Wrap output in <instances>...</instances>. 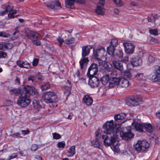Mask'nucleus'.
<instances>
[{
  "mask_svg": "<svg viewBox=\"0 0 160 160\" xmlns=\"http://www.w3.org/2000/svg\"><path fill=\"white\" fill-rule=\"evenodd\" d=\"M103 128L105 130L104 132L107 134L111 135V138L106 135H102V138L104 140V143L105 146H109L115 143L118 138L117 134L118 131V129L114 126L113 120L107 121L103 125Z\"/></svg>",
  "mask_w": 160,
  "mask_h": 160,
  "instance_id": "nucleus-1",
  "label": "nucleus"
},
{
  "mask_svg": "<svg viewBox=\"0 0 160 160\" xmlns=\"http://www.w3.org/2000/svg\"><path fill=\"white\" fill-rule=\"evenodd\" d=\"M30 102L31 100L28 95L21 93L17 99V103L19 106L24 108L27 107Z\"/></svg>",
  "mask_w": 160,
  "mask_h": 160,
  "instance_id": "nucleus-2",
  "label": "nucleus"
},
{
  "mask_svg": "<svg viewBox=\"0 0 160 160\" xmlns=\"http://www.w3.org/2000/svg\"><path fill=\"white\" fill-rule=\"evenodd\" d=\"M42 98L47 103L55 102L57 100L56 94L52 92H47L42 93Z\"/></svg>",
  "mask_w": 160,
  "mask_h": 160,
  "instance_id": "nucleus-3",
  "label": "nucleus"
},
{
  "mask_svg": "<svg viewBox=\"0 0 160 160\" xmlns=\"http://www.w3.org/2000/svg\"><path fill=\"white\" fill-rule=\"evenodd\" d=\"M26 36L28 38L32 40L33 44L36 46H40L41 43L39 40L40 35L37 32L30 31L26 33Z\"/></svg>",
  "mask_w": 160,
  "mask_h": 160,
  "instance_id": "nucleus-4",
  "label": "nucleus"
},
{
  "mask_svg": "<svg viewBox=\"0 0 160 160\" xmlns=\"http://www.w3.org/2000/svg\"><path fill=\"white\" fill-rule=\"evenodd\" d=\"M13 47L12 44L10 43L0 42V58H5L7 56V53L3 51L10 50Z\"/></svg>",
  "mask_w": 160,
  "mask_h": 160,
  "instance_id": "nucleus-5",
  "label": "nucleus"
},
{
  "mask_svg": "<svg viewBox=\"0 0 160 160\" xmlns=\"http://www.w3.org/2000/svg\"><path fill=\"white\" fill-rule=\"evenodd\" d=\"M106 55L105 50L103 47L97 49L96 53H94V56L98 60L100 65H101L100 62L105 60L106 59Z\"/></svg>",
  "mask_w": 160,
  "mask_h": 160,
  "instance_id": "nucleus-6",
  "label": "nucleus"
},
{
  "mask_svg": "<svg viewBox=\"0 0 160 160\" xmlns=\"http://www.w3.org/2000/svg\"><path fill=\"white\" fill-rule=\"evenodd\" d=\"M149 146L148 142L145 141H138L137 143L134 145L135 149L137 151H144L148 148Z\"/></svg>",
  "mask_w": 160,
  "mask_h": 160,
  "instance_id": "nucleus-7",
  "label": "nucleus"
},
{
  "mask_svg": "<svg viewBox=\"0 0 160 160\" xmlns=\"http://www.w3.org/2000/svg\"><path fill=\"white\" fill-rule=\"evenodd\" d=\"M142 98L137 96H132L130 97L126 101L127 105L130 106H136L140 104Z\"/></svg>",
  "mask_w": 160,
  "mask_h": 160,
  "instance_id": "nucleus-8",
  "label": "nucleus"
},
{
  "mask_svg": "<svg viewBox=\"0 0 160 160\" xmlns=\"http://www.w3.org/2000/svg\"><path fill=\"white\" fill-rule=\"evenodd\" d=\"M46 5L49 9H52L54 11L62 8L61 3L57 0L50 1L46 4Z\"/></svg>",
  "mask_w": 160,
  "mask_h": 160,
  "instance_id": "nucleus-9",
  "label": "nucleus"
},
{
  "mask_svg": "<svg viewBox=\"0 0 160 160\" xmlns=\"http://www.w3.org/2000/svg\"><path fill=\"white\" fill-rule=\"evenodd\" d=\"M110 77L109 81V86L110 88H113L118 85L120 82V79L118 78L112 77L116 74L115 72H110Z\"/></svg>",
  "mask_w": 160,
  "mask_h": 160,
  "instance_id": "nucleus-10",
  "label": "nucleus"
},
{
  "mask_svg": "<svg viewBox=\"0 0 160 160\" xmlns=\"http://www.w3.org/2000/svg\"><path fill=\"white\" fill-rule=\"evenodd\" d=\"M153 72L154 75L152 76V80L154 82H160V66L158 65L154 66Z\"/></svg>",
  "mask_w": 160,
  "mask_h": 160,
  "instance_id": "nucleus-11",
  "label": "nucleus"
},
{
  "mask_svg": "<svg viewBox=\"0 0 160 160\" xmlns=\"http://www.w3.org/2000/svg\"><path fill=\"white\" fill-rule=\"evenodd\" d=\"M22 93L37 95L38 94V92L37 89L33 87L27 85L24 87L23 92Z\"/></svg>",
  "mask_w": 160,
  "mask_h": 160,
  "instance_id": "nucleus-12",
  "label": "nucleus"
},
{
  "mask_svg": "<svg viewBox=\"0 0 160 160\" xmlns=\"http://www.w3.org/2000/svg\"><path fill=\"white\" fill-rule=\"evenodd\" d=\"M1 8L4 10L0 12V15L4 16L12 10L13 8V6L11 3H8L2 5Z\"/></svg>",
  "mask_w": 160,
  "mask_h": 160,
  "instance_id": "nucleus-13",
  "label": "nucleus"
},
{
  "mask_svg": "<svg viewBox=\"0 0 160 160\" xmlns=\"http://www.w3.org/2000/svg\"><path fill=\"white\" fill-rule=\"evenodd\" d=\"M105 0H99L97 4L96 12L98 14L103 15L105 13V9L104 8Z\"/></svg>",
  "mask_w": 160,
  "mask_h": 160,
  "instance_id": "nucleus-14",
  "label": "nucleus"
},
{
  "mask_svg": "<svg viewBox=\"0 0 160 160\" xmlns=\"http://www.w3.org/2000/svg\"><path fill=\"white\" fill-rule=\"evenodd\" d=\"M123 45L124 48L125 52L128 54H132L134 51L135 46L129 42H124Z\"/></svg>",
  "mask_w": 160,
  "mask_h": 160,
  "instance_id": "nucleus-15",
  "label": "nucleus"
},
{
  "mask_svg": "<svg viewBox=\"0 0 160 160\" xmlns=\"http://www.w3.org/2000/svg\"><path fill=\"white\" fill-rule=\"evenodd\" d=\"M98 65L97 64L93 63L91 64L88 69L87 74L89 76H92L96 74L98 71Z\"/></svg>",
  "mask_w": 160,
  "mask_h": 160,
  "instance_id": "nucleus-16",
  "label": "nucleus"
},
{
  "mask_svg": "<svg viewBox=\"0 0 160 160\" xmlns=\"http://www.w3.org/2000/svg\"><path fill=\"white\" fill-rule=\"evenodd\" d=\"M126 128L128 132H122L120 133V135L123 139L128 140L132 138L134 135L131 133L132 128L131 127H127Z\"/></svg>",
  "mask_w": 160,
  "mask_h": 160,
  "instance_id": "nucleus-17",
  "label": "nucleus"
},
{
  "mask_svg": "<svg viewBox=\"0 0 160 160\" xmlns=\"http://www.w3.org/2000/svg\"><path fill=\"white\" fill-rule=\"evenodd\" d=\"M89 77L90 79L88 82L89 84L92 87H97L99 83L98 79L97 77L93 76Z\"/></svg>",
  "mask_w": 160,
  "mask_h": 160,
  "instance_id": "nucleus-18",
  "label": "nucleus"
},
{
  "mask_svg": "<svg viewBox=\"0 0 160 160\" xmlns=\"http://www.w3.org/2000/svg\"><path fill=\"white\" fill-rule=\"evenodd\" d=\"M131 63L132 66L137 67L142 64V60L138 57L133 56L131 59Z\"/></svg>",
  "mask_w": 160,
  "mask_h": 160,
  "instance_id": "nucleus-19",
  "label": "nucleus"
},
{
  "mask_svg": "<svg viewBox=\"0 0 160 160\" xmlns=\"http://www.w3.org/2000/svg\"><path fill=\"white\" fill-rule=\"evenodd\" d=\"M113 64L115 68L120 71H122L123 70V65L121 61L114 60L113 62Z\"/></svg>",
  "mask_w": 160,
  "mask_h": 160,
  "instance_id": "nucleus-20",
  "label": "nucleus"
},
{
  "mask_svg": "<svg viewBox=\"0 0 160 160\" xmlns=\"http://www.w3.org/2000/svg\"><path fill=\"white\" fill-rule=\"evenodd\" d=\"M83 100L84 103L87 105H91L93 102L92 98L88 95L84 96Z\"/></svg>",
  "mask_w": 160,
  "mask_h": 160,
  "instance_id": "nucleus-21",
  "label": "nucleus"
},
{
  "mask_svg": "<svg viewBox=\"0 0 160 160\" xmlns=\"http://www.w3.org/2000/svg\"><path fill=\"white\" fill-rule=\"evenodd\" d=\"M82 57H84L89 54L91 49L90 46H84L82 47Z\"/></svg>",
  "mask_w": 160,
  "mask_h": 160,
  "instance_id": "nucleus-22",
  "label": "nucleus"
},
{
  "mask_svg": "<svg viewBox=\"0 0 160 160\" xmlns=\"http://www.w3.org/2000/svg\"><path fill=\"white\" fill-rule=\"evenodd\" d=\"M88 61V58H84L80 61L79 63L80 67L82 70L86 69V65Z\"/></svg>",
  "mask_w": 160,
  "mask_h": 160,
  "instance_id": "nucleus-23",
  "label": "nucleus"
},
{
  "mask_svg": "<svg viewBox=\"0 0 160 160\" xmlns=\"http://www.w3.org/2000/svg\"><path fill=\"white\" fill-rule=\"evenodd\" d=\"M110 72L108 74H106L105 76L102 77L100 79L102 84L105 85L110 80Z\"/></svg>",
  "mask_w": 160,
  "mask_h": 160,
  "instance_id": "nucleus-24",
  "label": "nucleus"
},
{
  "mask_svg": "<svg viewBox=\"0 0 160 160\" xmlns=\"http://www.w3.org/2000/svg\"><path fill=\"white\" fill-rule=\"evenodd\" d=\"M119 84L122 87L126 88L129 85V82L126 79L121 78V79H120Z\"/></svg>",
  "mask_w": 160,
  "mask_h": 160,
  "instance_id": "nucleus-25",
  "label": "nucleus"
},
{
  "mask_svg": "<svg viewBox=\"0 0 160 160\" xmlns=\"http://www.w3.org/2000/svg\"><path fill=\"white\" fill-rule=\"evenodd\" d=\"M76 153L75 146L74 145L71 146L67 152L68 157H71L74 156Z\"/></svg>",
  "mask_w": 160,
  "mask_h": 160,
  "instance_id": "nucleus-26",
  "label": "nucleus"
},
{
  "mask_svg": "<svg viewBox=\"0 0 160 160\" xmlns=\"http://www.w3.org/2000/svg\"><path fill=\"white\" fill-rule=\"evenodd\" d=\"M10 94L14 96H18L21 92L20 89L19 88H13L9 90Z\"/></svg>",
  "mask_w": 160,
  "mask_h": 160,
  "instance_id": "nucleus-27",
  "label": "nucleus"
},
{
  "mask_svg": "<svg viewBox=\"0 0 160 160\" xmlns=\"http://www.w3.org/2000/svg\"><path fill=\"white\" fill-rule=\"evenodd\" d=\"M135 79L139 81H145L146 79V77L143 73H138L135 76Z\"/></svg>",
  "mask_w": 160,
  "mask_h": 160,
  "instance_id": "nucleus-28",
  "label": "nucleus"
},
{
  "mask_svg": "<svg viewBox=\"0 0 160 160\" xmlns=\"http://www.w3.org/2000/svg\"><path fill=\"white\" fill-rule=\"evenodd\" d=\"M144 127V124L137 123L134 125L135 129L140 132H143V129Z\"/></svg>",
  "mask_w": 160,
  "mask_h": 160,
  "instance_id": "nucleus-29",
  "label": "nucleus"
},
{
  "mask_svg": "<svg viewBox=\"0 0 160 160\" xmlns=\"http://www.w3.org/2000/svg\"><path fill=\"white\" fill-rule=\"evenodd\" d=\"M75 1V0H65V6L67 8H72Z\"/></svg>",
  "mask_w": 160,
  "mask_h": 160,
  "instance_id": "nucleus-30",
  "label": "nucleus"
},
{
  "mask_svg": "<svg viewBox=\"0 0 160 160\" xmlns=\"http://www.w3.org/2000/svg\"><path fill=\"white\" fill-rule=\"evenodd\" d=\"M123 53L121 50H118L116 51L115 53L113 55V57L115 59H118L123 57Z\"/></svg>",
  "mask_w": 160,
  "mask_h": 160,
  "instance_id": "nucleus-31",
  "label": "nucleus"
},
{
  "mask_svg": "<svg viewBox=\"0 0 160 160\" xmlns=\"http://www.w3.org/2000/svg\"><path fill=\"white\" fill-rule=\"evenodd\" d=\"M144 128L147 132L149 133H152L154 130L153 128L150 124H144Z\"/></svg>",
  "mask_w": 160,
  "mask_h": 160,
  "instance_id": "nucleus-32",
  "label": "nucleus"
},
{
  "mask_svg": "<svg viewBox=\"0 0 160 160\" xmlns=\"http://www.w3.org/2000/svg\"><path fill=\"white\" fill-rule=\"evenodd\" d=\"M8 18L9 19L14 18L16 16H14V14L16 13L17 11L13 9L11 11L8 12Z\"/></svg>",
  "mask_w": 160,
  "mask_h": 160,
  "instance_id": "nucleus-33",
  "label": "nucleus"
},
{
  "mask_svg": "<svg viewBox=\"0 0 160 160\" xmlns=\"http://www.w3.org/2000/svg\"><path fill=\"white\" fill-rule=\"evenodd\" d=\"M92 145L95 147L99 148L100 145V142L98 138H95L91 141Z\"/></svg>",
  "mask_w": 160,
  "mask_h": 160,
  "instance_id": "nucleus-34",
  "label": "nucleus"
},
{
  "mask_svg": "<svg viewBox=\"0 0 160 160\" xmlns=\"http://www.w3.org/2000/svg\"><path fill=\"white\" fill-rule=\"evenodd\" d=\"M50 87V83L48 82H46L43 83L41 86V88L42 91L46 90L48 89Z\"/></svg>",
  "mask_w": 160,
  "mask_h": 160,
  "instance_id": "nucleus-35",
  "label": "nucleus"
},
{
  "mask_svg": "<svg viewBox=\"0 0 160 160\" xmlns=\"http://www.w3.org/2000/svg\"><path fill=\"white\" fill-rule=\"evenodd\" d=\"M107 51L109 54L113 55L114 51V47L110 45L107 48Z\"/></svg>",
  "mask_w": 160,
  "mask_h": 160,
  "instance_id": "nucleus-36",
  "label": "nucleus"
},
{
  "mask_svg": "<svg viewBox=\"0 0 160 160\" xmlns=\"http://www.w3.org/2000/svg\"><path fill=\"white\" fill-rule=\"evenodd\" d=\"M33 103L34 109L36 111H38L41 108V105L36 101L35 102H33Z\"/></svg>",
  "mask_w": 160,
  "mask_h": 160,
  "instance_id": "nucleus-37",
  "label": "nucleus"
},
{
  "mask_svg": "<svg viewBox=\"0 0 160 160\" xmlns=\"http://www.w3.org/2000/svg\"><path fill=\"white\" fill-rule=\"evenodd\" d=\"M75 42V38L72 37L70 38L66 39L65 41V42L67 44H70L73 43Z\"/></svg>",
  "mask_w": 160,
  "mask_h": 160,
  "instance_id": "nucleus-38",
  "label": "nucleus"
},
{
  "mask_svg": "<svg viewBox=\"0 0 160 160\" xmlns=\"http://www.w3.org/2000/svg\"><path fill=\"white\" fill-rule=\"evenodd\" d=\"M57 40L58 42H59V46L61 47L62 46V45L64 42V39L60 37H58V38L57 39Z\"/></svg>",
  "mask_w": 160,
  "mask_h": 160,
  "instance_id": "nucleus-39",
  "label": "nucleus"
},
{
  "mask_svg": "<svg viewBox=\"0 0 160 160\" xmlns=\"http://www.w3.org/2000/svg\"><path fill=\"white\" fill-rule=\"evenodd\" d=\"M124 77L126 78H129L131 77V74L128 70L125 71L124 73Z\"/></svg>",
  "mask_w": 160,
  "mask_h": 160,
  "instance_id": "nucleus-40",
  "label": "nucleus"
},
{
  "mask_svg": "<svg viewBox=\"0 0 160 160\" xmlns=\"http://www.w3.org/2000/svg\"><path fill=\"white\" fill-rule=\"evenodd\" d=\"M114 143H114L112 145V146L111 147V148L114 151L118 152L119 151L118 145L117 144L115 145Z\"/></svg>",
  "mask_w": 160,
  "mask_h": 160,
  "instance_id": "nucleus-41",
  "label": "nucleus"
},
{
  "mask_svg": "<svg viewBox=\"0 0 160 160\" xmlns=\"http://www.w3.org/2000/svg\"><path fill=\"white\" fill-rule=\"evenodd\" d=\"M118 44V40L116 39H113L111 42L110 45L113 46L114 47L117 46Z\"/></svg>",
  "mask_w": 160,
  "mask_h": 160,
  "instance_id": "nucleus-42",
  "label": "nucleus"
},
{
  "mask_svg": "<svg viewBox=\"0 0 160 160\" xmlns=\"http://www.w3.org/2000/svg\"><path fill=\"white\" fill-rule=\"evenodd\" d=\"M65 143L64 141H61L58 142L57 144V146L59 148H63L65 147Z\"/></svg>",
  "mask_w": 160,
  "mask_h": 160,
  "instance_id": "nucleus-43",
  "label": "nucleus"
},
{
  "mask_svg": "<svg viewBox=\"0 0 160 160\" xmlns=\"http://www.w3.org/2000/svg\"><path fill=\"white\" fill-rule=\"evenodd\" d=\"M53 138L56 139H58L61 138V136L58 133L56 132H54L52 134Z\"/></svg>",
  "mask_w": 160,
  "mask_h": 160,
  "instance_id": "nucleus-44",
  "label": "nucleus"
},
{
  "mask_svg": "<svg viewBox=\"0 0 160 160\" xmlns=\"http://www.w3.org/2000/svg\"><path fill=\"white\" fill-rule=\"evenodd\" d=\"M22 63H23V65H22V68H29L31 67L30 64L28 62H22Z\"/></svg>",
  "mask_w": 160,
  "mask_h": 160,
  "instance_id": "nucleus-45",
  "label": "nucleus"
},
{
  "mask_svg": "<svg viewBox=\"0 0 160 160\" xmlns=\"http://www.w3.org/2000/svg\"><path fill=\"white\" fill-rule=\"evenodd\" d=\"M148 19L149 22H155L154 17L153 16V14L149 15L148 17Z\"/></svg>",
  "mask_w": 160,
  "mask_h": 160,
  "instance_id": "nucleus-46",
  "label": "nucleus"
},
{
  "mask_svg": "<svg viewBox=\"0 0 160 160\" xmlns=\"http://www.w3.org/2000/svg\"><path fill=\"white\" fill-rule=\"evenodd\" d=\"M71 89L70 87L68 88L67 90L64 92V94L65 96L68 97L70 94Z\"/></svg>",
  "mask_w": 160,
  "mask_h": 160,
  "instance_id": "nucleus-47",
  "label": "nucleus"
},
{
  "mask_svg": "<svg viewBox=\"0 0 160 160\" xmlns=\"http://www.w3.org/2000/svg\"><path fill=\"white\" fill-rule=\"evenodd\" d=\"M1 37L4 38H8L10 37V35L8 33H7L3 32H1Z\"/></svg>",
  "mask_w": 160,
  "mask_h": 160,
  "instance_id": "nucleus-48",
  "label": "nucleus"
},
{
  "mask_svg": "<svg viewBox=\"0 0 160 160\" xmlns=\"http://www.w3.org/2000/svg\"><path fill=\"white\" fill-rule=\"evenodd\" d=\"M149 32L150 34L154 35H156L158 34V32L155 29H150L149 30Z\"/></svg>",
  "mask_w": 160,
  "mask_h": 160,
  "instance_id": "nucleus-49",
  "label": "nucleus"
},
{
  "mask_svg": "<svg viewBox=\"0 0 160 160\" xmlns=\"http://www.w3.org/2000/svg\"><path fill=\"white\" fill-rule=\"evenodd\" d=\"M113 1L118 6H122V3L121 0H113Z\"/></svg>",
  "mask_w": 160,
  "mask_h": 160,
  "instance_id": "nucleus-50",
  "label": "nucleus"
},
{
  "mask_svg": "<svg viewBox=\"0 0 160 160\" xmlns=\"http://www.w3.org/2000/svg\"><path fill=\"white\" fill-rule=\"evenodd\" d=\"M118 114L121 120L124 119L126 117V114L125 113H122Z\"/></svg>",
  "mask_w": 160,
  "mask_h": 160,
  "instance_id": "nucleus-51",
  "label": "nucleus"
},
{
  "mask_svg": "<svg viewBox=\"0 0 160 160\" xmlns=\"http://www.w3.org/2000/svg\"><path fill=\"white\" fill-rule=\"evenodd\" d=\"M38 149V146L36 144H32L31 146V150L32 151H35Z\"/></svg>",
  "mask_w": 160,
  "mask_h": 160,
  "instance_id": "nucleus-52",
  "label": "nucleus"
},
{
  "mask_svg": "<svg viewBox=\"0 0 160 160\" xmlns=\"http://www.w3.org/2000/svg\"><path fill=\"white\" fill-rule=\"evenodd\" d=\"M39 59L37 58H34L32 62V65L33 66H37L38 62Z\"/></svg>",
  "mask_w": 160,
  "mask_h": 160,
  "instance_id": "nucleus-53",
  "label": "nucleus"
},
{
  "mask_svg": "<svg viewBox=\"0 0 160 160\" xmlns=\"http://www.w3.org/2000/svg\"><path fill=\"white\" fill-rule=\"evenodd\" d=\"M37 78L38 80L40 81H43L44 79L43 77L40 74L39 72L38 73Z\"/></svg>",
  "mask_w": 160,
  "mask_h": 160,
  "instance_id": "nucleus-54",
  "label": "nucleus"
},
{
  "mask_svg": "<svg viewBox=\"0 0 160 160\" xmlns=\"http://www.w3.org/2000/svg\"><path fill=\"white\" fill-rule=\"evenodd\" d=\"M13 101L11 100H8L5 101V104L7 106H11L12 105Z\"/></svg>",
  "mask_w": 160,
  "mask_h": 160,
  "instance_id": "nucleus-55",
  "label": "nucleus"
},
{
  "mask_svg": "<svg viewBox=\"0 0 160 160\" xmlns=\"http://www.w3.org/2000/svg\"><path fill=\"white\" fill-rule=\"evenodd\" d=\"M18 154L17 153H12L11 155L9 156L8 158V160H10L12 159L15 158L17 156Z\"/></svg>",
  "mask_w": 160,
  "mask_h": 160,
  "instance_id": "nucleus-56",
  "label": "nucleus"
},
{
  "mask_svg": "<svg viewBox=\"0 0 160 160\" xmlns=\"http://www.w3.org/2000/svg\"><path fill=\"white\" fill-rule=\"evenodd\" d=\"M17 65L19 66L20 68H22L23 63L22 62H21V61L20 60H17Z\"/></svg>",
  "mask_w": 160,
  "mask_h": 160,
  "instance_id": "nucleus-57",
  "label": "nucleus"
},
{
  "mask_svg": "<svg viewBox=\"0 0 160 160\" xmlns=\"http://www.w3.org/2000/svg\"><path fill=\"white\" fill-rule=\"evenodd\" d=\"M36 78L34 76H30L28 78V81H31L32 82H33L35 80Z\"/></svg>",
  "mask_w": 160,
  "mask_h": 160,
  "instance_id": "nucleus-58",
  "label": "nucleus"
},
{
  "mask_svg": "<svg viewBox=\"0 0 160 160\" xmlns=\"http://www.w3.org/2000/svg\"><path fill=\"white\" fill-rule=\"evenodd\" d=\"M101 133V130L100 129H98V131H97L95 132V136H96V138H98V137L99 135Z\"/></svg>",
  "mask_w": 160,
  "mask_h": 160,
  "instance_id": "nucleus-59",
  "label": "nucleus"
},
{
  "mask_svg": "<svg viewBox=\"0 0 160 160\" xmlns=\"http://www.w3.org/2000/svg\"><path fill=\"white\" fill-rule=\"evenodd\" d=\"M148 60L150 62H153L155 61V58L152 56H149Z\"/></svg>",
  "mask_w": 160,
  "mask_h": 160,
  "instance_id": "nucleus-60",
  "label": "nucleus"
},
{
  "mask_svg": "<svg viewBox=\"0 0 160 160\" xmlns=\"http://www.w3.org/2000/svg\"><path fill=\"white\" fill-rule=\"evenodd\" d=\"M21 132L24 135L28 134L29 133V130H22Z\"/></svg>",
  "mask_w": 160,
  "mask_h": 160,
  "instance_id": "nucleus-61",
  "label": "nucleus"
},
{
  "mask_svg": "<svg viewBox=\"0 0 160 160\" xmlns=\"http://www.w3.org/2000/svg\"><path fill=\"white\" fill-rule=\"evenodd\" d=\"M80 72L79 70H77V72L74 74V76L75 77L78 78H80Z\"/></svg>",
  "mask_w": 160,
  "mask_h": 160,
  "instance_id": "nucleus-62",
  "label": "nucleus"
},
{
  "mask_svg": "<svg viewBox=\"0 0 160 160\" xmlns=\"http://www.w3.org/2000/svg\"><path fill=\"white\" fill-rule=\"evenodd\" d=\"M76 2L77 3L81 4H84L86 3V1L85 0H76Z\"/></svg>",
  "mask_w": 160,
  "mask_h": 160,
  "instance_id": "nucleus-63",
  "label": "nucleus"
},
{
  "mask_svg": "<svg viewBox=\"0 0 160 160\" xmlns=\"http://www.w3.org/2000/svg\"><path fill=\"white\" fill-rule=\"evenodd\" d=\"M153 17H154V19L155 21L156 20H157L160 17V16L159 15L157 14H153Z\"/></svg>",
  "mask_w": 160,
  "mask_h": 160,
  "instance_id": "nucleus-64",
  "label": "nucleus"
}]
</instances>
